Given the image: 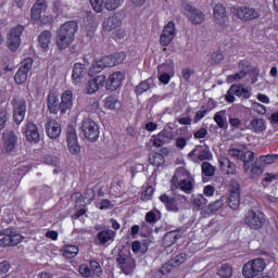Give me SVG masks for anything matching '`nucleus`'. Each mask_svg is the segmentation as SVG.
Instances as JSON below:
<instances>
[{"instance_id":"obj_60","label":"nucleus","mask_w":278,"mask_h":278,"mask_svg":"<svg viewBox=\"0 0 278 278\" xmlns=\"http://www.w3.org/2000/svg\"><path fill=\"white\" fill-rule=\"evenodd\" d=\"M181 75L185 81H190V78L192 77V75H194V71L190 67H185L181 71Z\"/></svg>"},{"instance_id":"obj_45","label":"nucleus","mask_w":278,"mask_h":278,"mask_svg":"<svg viewBox=\"0 0 278 278\" xmlns=\"http://www.w3.org/2000/svg\"><path fill=\"white\" fill-rule=\"evenodd\" d=\"M123 3V0H105L104 8L109 10V12H113V10H118Z\"/></svg>"},{"instance_id":"obj_10","label":"nucleus","mask_w":278,"mask_h":278,"mask_svg":"<svg viewBox=\"0 0 278 278\" xmlns=\"http://www.w3.org/2000/svg\"><path fill=\"white\" fill-rule=\"evenodd\" d=\"M85 138L90 142L99 140V125L92 118H84L80 127Z\"/></svg>"},{"instance_id":"obj_39","label":"nucleus","mask_w":278,"mask_h":278,"mask_svg":"<svg viewBox=\"0 0 278 278\" xmlns=\"http://www.w3.org/2000/svg\"><path fill=\"white\" fill-rule=\"evenodd\" d=\"M218 277L229 278L233 275V267L229 263H224L217 270Z\"/></svg>"},{"instance_id":"obj_18","label":"nucleus","mask_w":278,"mask_h":278,"mask_svg":"<svg viewBox=\"0 0 278 278\" xmlns=\"http://www.w3.org/2000/svg\"><path fill=\"white\" fill-rule=\"evenodd\" d=\"M2 153H12L16 149V144H18V137L11 130L2 135Z\"/></svg>"},{"instance_id":"obj_14","label":"nucleus","mask_w":278,"mask_h":278,"mask_svg":"<svg viewBox=\"0 0 278 278\" xmlns=\"http://www.w3.org/2000/svg\"><path fill=\"white\" fill-rule=\"evenodd\" d=\"M116 263L124 275H131L136 268V260L131 255L119 253L116 257Z\"/></svg>"},{"instance_id":"obj_29","label":"nucleus","mask_w":278,"mask_h":278,"mask_svg":"<svg viewBox=\"0 0 278 278\" xmlns=\"http://www.w3.org/2000/svg\"><path fill=\"white\" fill-rule=\"evenodd\" d=\"M187 257L188 256L186 255V253H180L176 255L174 258L169 261V264H164L162 266L161 268L162 275H164L165 269L167 270V273H170V268H173V266H181V264L186 263Z\"/></svg>"},{"instance_id":"obj_63","label":"nucleus","mask_w":278,"mask_h":278,"mask_svg":"<svg viewBox=\"0 0 278 278\" xmlns=\"http://www.w3.org/2000/svg\"><path fill=\"white\" fill-rule=\"evenodd\" d=\"M112 207H114V204L109 199H102L100 201L99 210H112Z\"/></svg>"},{"instance_id":"obj_36","label":"nucleus","mask_w":278,"mask_h":278,"mask_svg":"<svg viewBox=\"0 0 278 278\" xmlns=\"http://www.w3.org/2000/svg\"><path fill=\"white\" fill-rule=\"evenodd\" d=\"M250 127L255 134H262V131H266V121L264 118H253L250 122Z\"/></svg>"},{"instance_id":"obj_53","label":"nucleus","mask_w":278,"mask_h":278,"mask_svg":"<svg viewBox=\"0 0 278 278\" xmlns=\"http://www.w3.org/2000/svg\"><path fill=\"white\" fill-rule=\"evenodd\" d=\"M252 108L256 114H260L261 116H264L268 110L266 109V105L260 103V102H253Z\"/></svg>"},{"instance_id":"obj_16","label":"nucleus","mask_w":278,"mask_h":278,"mask_svg":"<svg viewBox=\"0 0 278 278\" xmlns=\"http://www.w3.org/2000/svg\"><path fill=\"white\" fill-rule=\"evenodd\" d=\"M67 147L72 155H79L81 153V146L77 141V130L73 126L67 128Z\"/></svg>"},{"instance_id":"obj_26","label":"nucleus","mask_w":278,"mask_h":278,"mask_svg":"<svg viewBox=\"0 0 278 278\" xmlns=\"http://www.w3.org/2000/svg\"><path fill=\"white\" fill-rule=\"evenodd\" d=\"M218 162L220 170L224 173V175H237L238 167L236 166V163L230 162L226 156L219 157Z\"/></svg>"},{"instance_id":"obj_57","label":"nucleus","mask_w":278,"mask_h":278,"mask_svg":"<svg viewBox=\"0 0 278 278\" xmlns=\"http://www.w3.org/2000/svg\"><path fill=\"white\" fill-rule=\"evenodd\" d=\"M210 112V109H202L197 111L195 115H194V123H199V121H202V118H205V115Z\"/></svg>"},{"instance_id":"obj_13","label":"nucleus","mask_w":278,"mask_h":278,"mask_svg":"<svg viewBox=\"0 0 278 278\" xmlns=\"http://www.w3.org/2000/svg\"><path fill=\"white\" fill-rule=\"evenodd\" d=\"M31 66H34V59L31 58H26L22 62L21 67L14 75V81L17 86H23V84L27 81V77L29 75V72L31 71Z\"/></svg>"},{"instance_id":"obj_40","label":"nucleus","mask_w":278,"mask_h":278,"mask_svg":"<svg viewBox=\"0 0 278 278\" xmlns=\"http://www.w3.org/2000/svg\"><path fill=\"white\" fill-rule=\"evenodd\" d=\"M131 251L135 255H138V253L144 255V253L149 251V245L147 243L142 244L140 241L136 240L131 243Z\"/></svg>"},{"instance_id":"obj_52","label":"nucleus","mask_w":278,"mask_h":278,"mask_svg":"<svg viewBox=\"0 0 278 278\" xmlns=\"http://www.w3.org/2000/svg\"><path fill=\"white\" fill-rule=\"evenodd\" d=\"M206 203L207 199H205L203 194H200L193 199V207H197V210H201V207H203V205H206Z\"/></svg>"},{"instance_id":"obj_51","label":"nucleus","mask_w":278,"mask_h":278,"mask_svg":"<svg viewBox=\"0 0 278 278\" xmlns=\"http://www.w3.org/2000/svg\"><path fill=\"white\" fill-rule=\"evenodd\" d=\"M154 193L155 189H153V186H149L141 194L142 201H151Z\"/></svg>"},{"instance_id":"obj_24","label":"nucleus","mask_w":278,"mask_h":278,"mask_svg":"<svg viewBox=\"0 0 278 278\" xmlns=\"http://www.w3.org/2000/svg\"><path fill=\"white\" fill-rule=\"evenodd\" d=\"M213 18L222 27H227V9L223 4H216L213 9Z\"/></svg>"},{"instance_id":"obj_2","label":"nucleus","mask_w":278,"mask_h":278,"mask_svg":"<svg viewBox=\"0 0 278 278\" xmlns=\"http://www.w3.org/2000/svg\"><path fill=\"white\" fill-rule=\"evenodd\" d=\"M79 29V24L76 21L65 22L56 30V47L60 51L68 49L70 45L75 42V35Z\"/></svg>"},{"instance_id":"obj_34","label":"nucleus","mask_w":278,"mask_h":278,"mask_svg":"<svg viewBox=\"0 0 278 278\" xmlns=\"http://www.w3.org/2000/svg\"><path fill=\"white\" fill-rule=\"evenodd\" d=\"M61 253L65 260H75V257H77L79 254V247L73 244L64 245Z\"/></svg>"},{"instance_id":"obj_32","label":"nucleus","mask_w":278,"mask_h":278,"mask_svg":"<svg viewBox=\"0 0 278 278\" xmlns=\"http://www.w3.org/2000/svg\"><path fill=\"white\" fill-rule=\"evenodd\" d=\"M100 244H108V242H114L116 238V232L112 229L101 230L96 236Z\"/></svg>"},{"instance_id":"obj_33","label":"nucleus","mask_w":278,"mask_h":278,"mask_svg":"<svg viewBox=\"0 0 278 278\" xmlns=\"http://www.w3.org/2000/svg\"><path fill=\"white\" fill-rule=\"evenodd\" d=\"M144 220L151 227H155L160 220H162V212L157 208H152L148 213H146Z\"/></svg>"},{"instance_id":"obj_46","label":"nucleus","mask_w":278,"mask_h":278,"mask_svg":"<svg viewBox=\"0 0 278 278\" xmlns=\"http://www.w3.org/2000/svg\"><path fill=\"white\" fill-rule=\"evenodd\" d=\"M223 205H225V201L223 199L216 200L215 202L208 204V214H216V212H218Z\"/></svg>"},{"instance_id":"obj_59","label":"nucleus","mask_w":278,"mask_h":278,"mask_svg":"<svg viewBox=\"0 0 278 278\" xmlns=\"http://www.w3.org/2000/svg\"><path fill=\"white\" fill-rule=\"evenodd\" d=\"M45 163L49 164V166H60V159L53 155H47L45 157Z\"/></svg>"},{"instance_id":"obj_50","label":"nucleus","mask_w":278,"mask_h":278,"mask_svg":"<svg viewBox=\"0 0 278 278\" xmlns=\"http://www.w3.org/2000/svg\"><path fill=\"white\" fill-rule=\"evenodd\" d=\"M100 62L104 65V68H111L112 66H116L113 54L102 56Z\"/></svg>"},{"instance_id":"obj_9","label":"nucleus","mask_w":278,"mask_h":278,"mask_svg":"<svg viewBox=\"0 0 278 278\" xmlns=\"http://www.w3.org/2000/svg\"><path fill=\"white\" fill-rule=\"evenodd\" d=\"M11 105L13 108V121L15 125H21L25 121V114H27V101L14 97L11 100Z\"/></svg>"},{"instance_id":"obj_47","label":"nucleus","mask_w":278,"mask_h":278,"mask_svg":"<svg viewBox=\"0 0 278 278\" xmlns=\"http://www.w3.org/2000/svg\"><path fill=\"white\" fill-rule=\"evenodd\" d=\"M65 10H68V5L62 3L60 0L53 2V12L54 14H64Z\"/></svg>"},{"instance_id":"obj_25","label":"nucleus","mask_w":278,"mask_h":278,"mask_svg":"<svg viewBox=\"0 0 278 278\" xmlns=\"http://www.w3.org/2000/svg\"><path fill=\"white\" fill-rule=\"evenodd\" d=\"M46 134L48 138H51L52 140L60 138V135L62 134V125L55 119L48 121L46 124Z\"/></svg>"},{"instance_id":"obj_11","label":"nucleus","mask_w":278,"mask_h":278,"mask_svg":"<svg viewBox=\"0 0 278 278\" xmlns=\"http://www.w3.org/2000/svg\"><path fill=\"white\" fill-rule=\"evenodd\" d=\"M231 13L233 16H237V18H240V21H244L245 23L260 18V11L251 7H232Z\"/></svg>"},{"instance_id":"obj_48","label":"nucleus","mask_w":278,"mask_h":278,"mask_svg":"<svg viewBox=\"0 0 278 278\" xmlns=\"http://www.w3.org/2000/svg\"><path fill=\"white\" fill-rule=\"evenodd\" d=\"M244 77H247V71L240 70L236 74L229 75L228 81H230V84H233V81H240V79H244Z\"/></svg>"},{"instance_id":"obj_4","label":"nucleus","mask_w":278,"mask_h":278,"mask_svg":"<svg viewBox=\"0 0 278 278\" xmlns=\"http://www.w3.org/2000/svg\"><path fill=\"white\" fill-rule=\"evenodd\" d=\"M243 223L252 229V231H260L266 225V214L262 211H254L250 208L243 217Z\"/></svg>"},{"instance_id":"obj_17","label":"nucleus","mask_w":278,"mask_h":278,"mask_svg":"<svg viewBox=\"0 0 278 278\" xmlns=\"http://www.w3.org/2000/svg\"><path fill=\"white\" fill-rule=\"evenodd\" d=\"M123 79H125V74L122 72H114L109 75V78L105 80V88L111 92H116L123 86Z\"/></svg>"},{"instance_id":"obj_27","label":"nucleus","mask_w":278,"mask_h":278,"mask_svg":"<svg viewBox=\"0 0 278 278\" xmlns=\"http://www.w3.org/2000/svg\"><path fill=\"white\" fill-rule=\"evenodd\" d=\"M86 76V65L83 63H75L72 72V81L74 86L81 84L84 77Z\"/></svg>"},{"instance_id":"obj_6","label":"nucleus","mask_w":278,"mask_h":278,"mask_svg":"<svg viewBox=\"0 0 278 278\" xmlns=\"http://www.w3.org/2000/svg\"><path fill=\"white\" fill-rule=\"evenodd\" d=\"M266 269V261L264 258H254L245 263L242 267L244 278H255L260 273Z\"/></svg>"},{"instance_id":"obj_64","label":"nucleus","mask_w":278,"mask_h":278,"mask_svg":"<svg viewBox=\"0 0 278 278\" xmlns=\"http://www.w3.org/2000/svg\"><path fill=\"white\" fill-rule=\"evenodd\" d=\"M215 192H216V188L212 185H207L203 189L204 197H214Z\"/></svg>"},{"instance_id":"obj_37","label":"nucleus","mask_w":278,"mask_h":278,"mask_svg":"<svg viewBox=\"0 0 278 278\" xmlns=\"http://www.w3.org/2000/svg\"><path fill=\"white\" fill-rule=\"evenodd\" d=\"M105 108L109 110H121L123 108V103H121V100H118V97L116 96H109L105 98Z\"/></svg>"},{"instance_id":"obj_21","label":"nucleus","mask_w":278,"mask_h":278,"mask_svg":"<svg viewBox=\"0 0 278 278\" xmlns=\"http://www.w3.org/2000/svg\"><path fill=\"white\" fill-rule=\"evenodd\" d=\"M106 78L104 75L96 76L93 79L88 80L86 84L87 94H96L103 86H105Z\"/></svg>"},{"instance_id":"obj_49","label":"nucleus","mask_w":278,"mask_h":278,"mask_svg":"<svg viewBox=\"0 0 278 278\" xmlns=\"http://www.w3.org/2000/svg\"><path fill=\"white\" fill-rule=\"evenodd\" d=\"M277 160H278V154H267V155L260 156V162H262V164H275Z\"/></svg>"},{"instance_id":"obj_54","label":"nucleus","mask_w":278,"mask_h":278,"mask_svg":"<svg viewBox=\"0 0 278 278\" xmlns=\"http://www.w3.org/2000/svg\"><path fill=\"white\" fill-rule=\"evenodd\" d=\"M214 121L216 125L219 127V129H227V121L223 118V115L220 113H216L214 115Z\"/></svg>"},{"instance_id":"obj_7","label":"nucleus","mask_w":278,"mask_h":278,"mask_svg":"<svg viewBox=\"0 0 278 278\" xmlns=\"http://www.w3.org/2000/svg\"><path fill=\"white\" fill-rule=\"evenodd\" d=\"M78 273L84 278H96L103 277V267L101 263L96 260H90L89 264H80L78 267Z\"/></svg>"},{"instance_id":"obj_56","label":"nucleus","mask_w":278,"mask_h":278,"mask_svg":"<svg viewBox=\"0 0 278 278\" xmlns=\"http://www.w3.org/2000/svg\"><path fill=\"white\" fill-rule=\"evenodd\" d=\"M91 8L99 14L103 12V0H89Z\"/></svg>"},{"instance_id":"obj_3","label":"nucleus","mask_w":278,"mask_h":278,"mask_svg":"<svg viewBox=\"0 0 278 278\" xmlns=\"http://www.w3.org/2000/svg\"><path fill=\"white\" fill-rule=\"evenodd\" d=\"M159 201L164 204V207L167 212H174L177 214V212H179V210L186 205L188 198L181 194L168 195L167 193H162L159 197Z\"/></svg>"},{"instance_id":"obj_19","label":"nucleus","mask_w":278,"mask_h":278,"mask_svg":"<svg viewBox=\"0 0 278 278\" xmlns=\"http://www.w3.org/2000/svg\"><path fill=\"white\" fill-rule=\"evenodd\" d=\"M176 34L175 22H168L166 26H164L163 31L160 37V43L162 47H168L170 42H173Z\"/></svg>"},{"instance_id":"obj_28","label":"nucleus","mask_w":278,"mask_h":278,"mask_svg":"<svg viewBox=\"0 0 278 278\" xmlns=\"http://www.w3.org/2000/svg\"><path fill=\"white\" fill-rule=\"evenodd\" d=\"M68 110H73V91L65 90L61 97V114H66Z\"/></svg>"},{"instance_id":"obj_5","label":"nucleus","mask_w":278,"mask_h":278,"mask_svg":"<svg viewBox=\"0 0 278 278\" xmlns=\"http://www.w3.org/2000/svg\"><path fill=\"white\" fill-rule=\"evenodd\" d=\"M0 248L8 249V247H18L23 242L24 237L16 232L14 228H4L0 230Z\"/></svg>"},{"instance_id":"obj_12","label":"nucleus","mask_w":278,"mask_h":278,"mask_svg":"<svg viewBox=\"0 0 278 278\" xmlns=\"http://www.w3.org/2000/svg\"><path fill=\"white\" fill-rule=\"evenodd\" d=\"M23 31H25V26L21 24L10 29L7 40V45L10 51H18V47H21V37L23 36Z\"/></svg>"},{"instance_id":"obj_35","label":"nucleus","mask_w":278,"mask_h":278,"mask_svg":"<svg viewBox=\"0 0 278 278\" xmlns=\"http://www.w3.org/2000/svg\"><path fill=\"white\" fill-rule=\"evenodd\" d=\"M202 170V179L205 181V178L214 177L216 175V166L212 165V163L204 161L201 164Z\"/></svg>"},{"instance_id":"obj_42","label":"nucleus","mask_w":278,"mask_h":278,"mask_svg":"<svg viewBox=\"0 0 278 278\" xmlns=\"http://www.w3.org/2000/svg\"><path fill=\"white\" fill-rule=\"evenodd\" d=\"M151 88V85L149 84V80H142L139 85L135 87V94L137 97H140V94H144V92H149V89Z\"/></svg>"},{"instance_id":"obj_22","label":"nucleus","mask_w":278,"mask_h":278,"mask_svg":"<svg viewBox=\"0 0 278 278\" xmlns=\"http://www.w3.org/2000/svg\"><path fill=\"white\" fill-rule=\"evenodd\" d=\"M185 10L192 25H201L205 21V14L201 10L192 8V4H186Z\"/></svg>"},{"instance_id":"obj_62","label":"nucleus","mask_w":278,"mask_h":278,"mask_svg":"<svg viewBox=\"0 0 278 278\" xmlns=\"http://www.w3.org/2000/svg\"><path fill=\"white\" fill-rule=\"evenodd\" d=\"M10 262L8 261H2L0 263V277H3V275H7V273H10Z\"/></svg>"},{"instance_id":"obj_23","label":"nucleus","mask_w":278,"mask_h":278,"mask_svg":"<svg viewBox=\"0 0 278 278\" xmlns=\"http://www.w3.org/2000/svg\"><path fill=\"white\" fill-rule=\"evenodd\" d=\"M24 132L28 142H40V132L38 131V126L34 122H27L24 127Z\"/></svg>"},{"instance_id":"obj_15","label":"nucleus","mask_w":278,"mask_h":278,"mask_svg":"<svg viewBox=\"0 0 278 278\" xmlns=\"http://www.w3.org/2000/svg\"><path fill=\"white\" fill-rule=\"evenodd\" d=\"M47 108L50 114H62V103L60 102V97L55 89L49 91L47 97Z\"/></svg>"},{"instance_id":"obj_58","label":"nucleus","mask_w":278,"mask_h":278,"mask_svg":"<svg viewBox=\"0 0 278 278\" xmlns=\"http://www.w3.org/2000/svg\"><path fill=\"white\" fill-rule=\"evenodd\" d=\"M223 60H225V55H223V52H220V50H217L212 53V62L214 64H220Z\"/></svg>"},{"instance_id":"obj_44","label":"nucleus","mask_w":278,"mask_h":278,"mask_svg":"<svg viewBox=\"0 0 278 278\" xmlns=\"http://www.w3.org/2000/svg\"><path fill=\"white\" fill-rule=\"evenodd\" d=\"M178 186L182 192H186V194H190L192 192V189L194 188V186L192 185V180L190 179L180 180Z\"/></svg>"},{"instance_id":"obj_30","label":"nucleus","mask_w":278,"mask_h":278,"mask_svg":"<svg viewBox=\"0 0 278 278\" xmlns=\"http://www.w3.org/2000/svg\"><path fill=\"white\" fill-rule=\"evenodd\" d=\"M228 205L233 211L240 207V187L229 190Z\"/></svg>"},{"instance_id":"obj_55","label":"nucleus","mask_w":278,"mask_h":278,"mask_svg":"<svg viewBox=\"0 0 278 278\" xmlns=\"http://www.w3.org/2000/svg\"><path fill=\"white\" fill-rule=\"evenodd\" d=\"M8 125V111L5 109H0V131Z\"/></svg>"},{"instance_id":"obj_61","label":"nucleus","mask_w":278,"mask_h":278,"mask_svg":"<svg viewBox=\"0 0 278 278\" xmlns=\"http://www.w3.org/2000/svg\"><path fill=\"white\" fill-rule=\"evenodd\" d=\"M125 52H115L113 54V60L115 62V66L118 65V64H123V62H125Z\"/></svg>"},{"instance_id":"obj_31","label":"nucleus","mask_w":278,"mask_h":278,"mask_svg":"<svg viewBox=\"0 0 278 278\" xmlns=\"http://www.w3.org/2000/svg\"><path fill=\"white\" fill-rule=\"evenodd\" d=\"M123 25V21H121V16L114 14L103 22V29L104 31H112L113 29H116L117 27H121Z\"/></svg>"},{"instance_id":"obj_43","label":"nucleus","mask_w":278,"mask_h":278,"mask_svg":"<svg viewBox=\"0 0 278 278\" xmlns=\"http://www.w3.org/2000/svg\"><path fill=\"white\" fill-rule=\"evenodd\" d=\"M103 68H105V65L101 62V60L93 62L91 67L89 68L90 77H94V75H99V73H101Z\"/></svg>"},{"instance_id":"obj_38","label":"nucleus","mask_w":278,"mask_h":278,"mask_svg":"<svg viewBox=\"0 0 278 278\" xmlns=\"http://www.w3.org/2000/svg\"><path fill=\"white\" fill-rule=\"evenodd\" d=\"M38 42L41 49H49V45H51V30H43L38 37Z\"/></svg>"},{"instance_id":"obj_1","label":"nucleus","mask_w":278,"mask_h":278,"mask_svg":"<svg viewBox=\"0 0 278 278\" xmlns=\"http://www.w3.org/2000/svg\"><path fill=\"white\" fill-rule=\"evenodd\" d=\"M228 155H230V157H233L235 160H238L239 162H243V172L250 173V177L252 179H255V177H260V175L264 173L262 166L255 163V152L253 151L244 152L242 150L232 148L228 151Z\"/></svg>"},{"instance_id":"obj_41","label":"nucleus","mask_w":278,"mask_h":278,"mask_svg":"<svg viewBox=\"0 0 278 278\" xmlns=\"http://www.w3.org/2000/svg\"><path fill=\"white\" fill-rule=\"evenodd\" d=\"M149 162L152 164V166H162L164 164V155L160 152H154L149 154Z\"/></svg>"},{"instance_id":"obj_8","label":"nucleus","mask_w":278,"mask_h":278,"mask_svg":"<svg viewBox=\"0 0 278 278\" xmlns=\"http://www.w3.org/2000/svg\"><path fill=\"white\" fill-rule=\"evenodd\" d=\"M212 157H214V155L207 144L195 146V148L188 153V159L193 162V164H201V162L212 160Z\"/></svg>"},{"instance_id":"obj_20","label":"nucleus","mask_w":278,"mask_h":278,"mask_svg":"<svg viewBox=\"0 0 278 278\" xmlns=\"http://www.w3.org/2000/svg\"><path fill=\"white\" fill-rule=\"evenodd\" d=\"M47 1L46 0H37L33 8L30 9V18L37 24L40 23V18H42V12H47Z\"/></svg>"}]
</instances>
